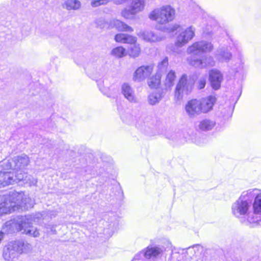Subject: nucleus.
I'll return each instance as SVG.
<instances>
[{"label": "nucleus", "instance_id": "obj_1", "mask_svg": "<svg viewBox=\"0 0 261 261\" xmlns=\"http://www.w3.org/2000/svg\"><path fill=\"white\" fill-rule=\"evenodd\" d=\"M251 203L246 190L243 191L241 195L231 205L232 215L246 224L257 223L259 221L257 216L253 215L251 211Z\"/></svg>", "mask_w": 261, "mask_h": 261}, {"label": "nucleus", "instance_id": "obj_2", "mask_svg": "<svg viewBox=\"0 0 261 261\" xmlns=\"http://www.w3.org/2000/svg\"><path fill=\"white\" fill-rule=\"evenodd\" d=\"M175 16V10L169 5L156 8L148 14V18L157 24L164 25L172 21Z\"/></svg>", "mask_w": 261, "mask_h": 261}, {"label": "nucleus", "instance_id": "obj_3", "mask_svg": "<svg viewBox=\"0 0 261 261\" xmlns=\"http://www.w3.org/2000/svg\"><path fill=\"white\" fill-rule=\"evenodd\" d=\"M8 195L12 212L20 208L28 209L33 206L34 200L22 192H13Z\"/></svg>", "mask_w": 261, "mask_h": 261}, {"label": "nucleus", "instance_id": "obj_4", "mask_svg": "<svg viewBox=\"0 0 261 261\" xmlns=\"http://www.w3.org/2000/svg\"><path fill=\"white\" fill-rule=\"evenodd\" d=\"M195 80L193 77L184 74L177 83L175 91L174 97L177 100H180L185 95L190 94L194 87Z\"/></svg>", "mask_w": 261, "mask_h": 261}, {"label": "nucleus", "instance_id": "obj_5", "mask_svg": "<svg viewBox=\"0 0 261 261\" xmlns=\"http://www.w3.org/2000/svg\"><path fill=\"white\" fill-rule=\"evenodd\" d=\"M30 163L29 157L25 154H21L14 156L11 160L3 161L1 166L4 170H12L19 171L25 169Z\"/></svg>", "mask_w": 261, "mask_h": 261}, {"label": "nucleus", "instance_id": "obj_6", "mask_svg": "<svg viewBox=\"0 0 261 261\" xmlns=\"http://www.w3.org/2000/svg\"><path fill=\"white\" fill-rule=\"evenodd\" d=\"M251 206H252L253 215L257 216L260 220L261 214V190L257 188L250 189L247 190Z\"/></svg>", "mask_w": 261, "mask_h": 261}, {"label": "nucleus", "instance_id": "obj_7", "mask_svg": "<svg viewBox=\"0 0 261 261\" xmlns=\"http://www.w3.org/2000/svg\"><path fill=\"white\" fill-rule=\"evenodd\" d=\"M146 0H132L129 9L124 8L121 12V15L125 19H132L137 14L143 11Z\"/></svg>", "mask_w": 261, "mask_h": 261}, {"label": "nucleus", "instance_id": "obj_8", "mask_svg": "<svg viewBox=\"0 0 261 261\" xmlns=\"http://www.w3.org/2000/svg\"><path fill=\"white\" fill-rule=\"evenodd\" d=\"M194 35L195 29L193 27H189L180 29L176 37L175 45L177 47L185 45L193 38Z\"/></svg>", "mask_w": 261, "mask_h": 261}, {"label": "nucleus", "instance_id": "obj_9", "mask_svg": "<svg viewBox=\"0 0 261 261\" xmlns=\"http://www.w3.org/2000/svg\"><path fill=\"white\" fill-rule=\"evenodd\" d=\"M97 23L101 28L110 29L115 28L118 31L122 32H132L134 31L131 27L122 21L116 19L111 20L109 23L99 20L97 22Z\"/></svg>", "mask_w": 261, "mask_h": 261}, {"label": "nucleus", "instance_id": "obj_10", "mask_svg": "<svg viewBox=\"0 0 261 261\" xmlns=\"http://www.w3.org/2000/svg\"><path fill=\"white\" fill-rule=\"evenodd\" d=\"M17 241H12L6 245L3 250V257L7 261H12L17 258L20 254Z\"/></svg>", "mask_w": 261, "mask_h": 261}, {"label": "nucleus", "instance_id": "obj_11", "mask_svg": "<svg viewBox=\"0 0 261 261\" xmlns=\"http://www.w3.org/2000/svg\"><path fill=\"white\" fill-rule=\"evenodd\" d=\"M152 65H142L135 71L133 75V80L136 82H141L148 77L153 71Z\"/></svg>", "mask_w": 261, "mask_h": 261}, {"label": "nucleus", "instance_id": "obj_12", "mask_svg": "<svg viewBox=\"0 0 261 261\" xmlns=\"http://www.w3.org/2000/svg\"><path fill=\"white\" fill-rule=\"evenodd\" d=\"M3 170V169L2 168ZM0 171V188L4 187L13 184L16 179L18 180H23L24 175L20 174L15 175L10 171Z\"/></svg>", "mask_w": 261, "mask_h": 261}, {"label": "nucleus", "instance_id": "obj_13", "mask_svg": "<svg viewBox=\"0 0 261 261\" xmlns=\"http://www.w3.org/2000/svg\"><path fill=\"white\" fill-rule=\"evenodd\" d=\"M17 229L25 233L34 221V217L31 215L18 217L15 220Z\"/></svg>", "mask_w": 261, "mask_h": 261}, {"label": "nucleus", "instance_id": "obj_14", "mask_svg": "<svg viewBox=\"0 0 261 261\" xmlns=\"http://www.w3.org/2000/svg\"><path fill=\"white\" fill-rule=\"evenodd\" d=\"M216 102V97L214 95H209L201 99L198 106V109L201 112L206 113L213 109Z\"/></svg>", "mask_w": 261, "mask_h": 261}, {"label": "nucleus", "instance_id": "obj_15", "mask_svg": "<svg viewBox=\"0 0 261 261\" xmlns=\"http://www.w3.org/2000/svg\"><path fill=\"white\" fill-rule=\"evenodd\" d=\"M223 74L219 70L213 69L210 71L209 80L213 89L218 90L221 87Z\"/></svg>", "mask_w": 261, "mask_h": 261}, {"label": "nucleus", "instance_id": "obj_16", "mask_svg": "<svg viewBox=\"0 0 261 261\" xmlns=\"http://www.w3.org/2000/svg\"><path fill=\"white\" fill-rule=\"evenodd\" d=\"M121 92L124 98L129 102L134 103L138 102L135 90L129 84L124 83L121 85Z\"/></svg>", "mask_w": 261, "mask_h": 261}, {"label": "nucleus", "instance_id": "obj_17", "mask_svg": "<svg viewBox=\"0 0 261 261\" xmlns=\"http://www.w3.org/2000/svg\"><path fill=\"white\" fill-rule=\"evenodd\" d=\"M137 35L144 41L148 42H160L164 39V37L159 36L153 32L148 30L141 31L137 34Z\"/></svg>", "mask_w": 261, "mask_h": 261}, {"label": "nucleus", "instance_id": "obj_18", "mask_svg": "<svg viewBox=\"0 0 261 261\" xmlns=\"http://www.w3.org/2000/svg\"><path fill=\"white\" fill-rule=\"evenodd\" d=\"M215 58L220 62H228L232 57V54L228 47L223 46L215 53Z\"/></svg>", "mask_w": 261, "mask_h": 261}, {"label": "nucleus", "instance_id": "obj_19", "mask_svg": "<svg viewBox=\"0 0 261 261\" xmlns=\"http://www.w3.org/2000/svg\"><path fill=\"white\" fill-rule=\"evenodd\" d=\"M8 195H0V215L12 212Z\"/></svg>", "mask_w": 261, "mask_h": 261}, {"label": "nucleus", "instance_id": "obj_20", "mask_svg": "<svg viewBox=\"0 0 261 261\" xmlns=\"http://www.w3.org/2000/svg\"><path fill=\"white\" fill-rule=\"evenodd\" d=\"M114 39L117 42L127 44L136 43L137 40L136 37L123 33L116 34Z\"/></svg>", "mask_w": 261, "mask_h": 261}, {"label": "nucleus", "instance_id": "obj_21", "mask_svg": "<svg viewBox=\"0 0 261 261\" xmlns=\"http://www.w3.org/2000/svg\"><path fill=\"white\" fill-rule=\"evenodd\" d=\"M175 78V72L173 70H170L166 75L164 81V88L163 90H170L174 85Z\"/></svg>", "mask_w": 261, "mask_h": 261}, {"label": "nucleus", "instance_id": "obj_22", "mask_svg": "<svg viewBox=\"0 0 261 261\" xmlns=\"http://www.w3.org/2000/svg\"><path fill=\"white\" fill-rule=\"evenodd\" d=\"M186 115L191 119L196 116V99H192L187 101L185 106Z\"/></svg>", "mask_w": 261, "mask_h": 261}, {"label": "nucleus", "instance_id": "obj_23", "mask_svg": "<svg viewBox=\"0 0 261 261\" xmlns=\"http://www.w3.org/2000/svg\"><path fill=\"white\" fill-rule=\"evenodd\" d=\"M162 75L161 73L156 72L149 77L147 80L148 86L151 89L158 88L161 85Z\"/></svg>", "mask_w": 261, "mask_h": 261}, {"label": "nucleus", "instance_id": "obj_24", "mask_svg": "<svg viewBox=\"0 0 261 261\" xmlns=\"http://www.w3.org/2000/svg\"><path fill=\"white\" fill-rule=\"evenodd\" d=\"M216 125V122L209 118L201 120L199 124V128L203 131H209L213 129Z\"/></svg>", "mask_w": 261, "mask_h": 261}, {"label": "nucleus", "instance_id": "obj_25", "mask_svg": "<svg viewBox=\"0 0 261 261\" xmlns=\"http://www.w3.org/2000/svg\"><path fill=\"white\" fill-rule=\"evenodd\" d=\"M187 61L190 64L194 65L196 64V43L189 46L186 51Z\"/></svg>", "mask_w": 261, "mask_h": 261}, {"label": "nucleus", "instance_id": "obj_26", "mask_svg": "<svg viewBox=\"0 0 261 261\" xmlns=\"http://www.w3.org/2000/svg\"><path fill=\"white\" fill-rule=\"evenodd\" d=\"M213 45L211 42L206 41H202L197 42V56L200 53H208L211 51Z\"/></svg>", "mask_w": 261, "mask_h": 261}, {"label": "nucleus", "instance_id": "obj_27", "mask_svg": "<svg viewBox=\"0 0 261 261\" xmlns=\"http://www.w3.org/2000/svg\"><path fill=\"white\" fill-rule=\"evenodd\" d=\"M215 65V61L211 56L202 57L201 59H197V66L200 67H212Z\"/></svg>", "mask_w": 261, "mask_h": 261}, {"label": "nucleus", "instance_id": "obj_28", "mask_svg": "<svg viewBox=\"0 0 261 261\" xmlns=\"http://www.w3.org/2000/svg\"><path fill=\"white\" fill-rule=\"evenodd\" d=\"M163 97V92L155 91L152 92L148 96V102L150 105L158 103Z\"/></svg>", "mask_w": 261, "mask_h": 261}, {"label": "nucleus", "instance_id": "obj_29", "mask_svg": "<svg viewBox=\"0 0 261 261\" xmlns=\"http://www.w3.org/2000/svg\"><path fill=\"white\" fill-rule=\"evenodd\" d=\"M63 6L67 10H78L81 8V3L79 0H66Z\"/></svg>", "mask_w": 261, "mask_h": 261}, {"label": "nucleus", "instance_id": "obj_30", "mask_svg": "<svg viewBox=\"0 0 261 261\" xmlns=\"http://www.w3.org/2000/svg\"><path fill=\"white\" fill-rule=\"evenodd\" d=\"M231 114L232 109L230 107H227L225 108L220 107L219 108L218 110L216 113V115L217 117L222 118L224 120L229 118Z\"/></svg>", "mask_w": 261, "mask_h": 261}, {"label": "nucleus", "instance_id": "obj_31", "mask_svg": "<svg viewBox=\"0 0 261 261\" xmlns=\"http://www.w3.org/2000/svg\"><path fill=\"white\" fill-rule=\"evenodd\" d=\"M128 49V55L133 58L138 57L141 53V47L139 44L136 43L130 44Z\"/></svg>", "mask_w": 261, "mask_h": 261}, {"label": "nucleus", "instance_id": "obj_32", "mask_svg": "<svg viewBox=\"0 0 261 261\" xmlns=\"http://www.w3.org/2000/svg\"><path fill=\"white\" fill-rule=\"evenodd\" d=\"M162 250L157 247L148 246L144 253V255L147 258L152 257H156L162 253Z\"/></svg>", "mask_w": 261, "mask_h": 261}, {"label": "nucleus", "instance_id": "obj_33", "mask_svg": "<svg viewBox=\"0 0 261 261\" xmlns=\"http://www.w3.org/2000/svg\"><path fill=\"white\" fill-rule=\"evenodd\" d=\"M17 243L18 246H19L18 249L20 250L19 251L20 254L30 253L33 249L32 246L30 243H24L20 241H17Z\"/></svg>", "mask_w": 261, "mask_h": 261}, {"label": "nucleus", "instance_id": "obj_34", "mask_svg": "<svg viewBox=\"0 0 261 261\" xmlns=\"http://www.w3.org/2000/svg\"><path fill=\"white\" fill-rule=\"evenodd\" d=\"M111 54L113 56L117 58H121L127 55L125 48L122 46L114 48L112 50Z\"/></svg>", "mask_w": 261, "mask_h": 261}, {"label": "nucleus", "instance_id": "obj_35", "mask_svg": "<svg viewBox=\"0 0 261 261\" xmlns=\"http://www.w3.org/2000/svg\"><path fill=\"white\" fill-rule=\"evenodd\" d=\"M168 65V59L167 57L165 58L158 65V70L156 72H160L162 74L166 70Z\"/></svg>", "mask_w": 261, "mask_h": 261}, {"label": "nucleus", "instance_id": "obj_36", "mask_svg": "<svg viewBox=\"0 0 261 261\" xmlns=\"http://www.w3.org/2000/svg\"><path fill=\"white\" fill-rule=\"evenodd\" d=\"M218 28L219 27L216 24H215L213 27L211 24H208L205 29H203V33L205 35L213 34Z\"/></svg>", "mask_w": 261, "mask_h": 261}, {"label": "nucleus", "instance_id": "obj_37", "mask_svg": "<svg viewBox=\"0 0 261 261\" xmlns=\"http://www.w3.org/2000/svg\"><path fill=\"white\" fill-rule=\"evenodd\" d=\"M25 233L33 237H38L40 235L39 230L36 228L31 226L27 230Z\"/></svg>", "mask_w": 261, "mask_h": 261}, {"label": "nucleus", "instance_id": "obj_38", "mask_svg": "<svg viewBox=\"0 0 261 261\" xmlns=\"http://www.w3.org/2000/svg\"><path fill=\"white\" fill-rule=\"evenodd\" d=\"M179 28V25L177 24H173V25H170L168 26H166L163 28V31L167 33H172L174 31L177 30V29Z\"/></svg>", "mask_w": 261, "mask_h": 261}, {"label": "nucleus", "instance_id": "obj_39", "mask_svg": "<svg viewBox=\"0 0 261 261\" xmlns=\"http://www.w3.org/2000/svg\"><path fill=\"white\" fill-rule=\"evenodd\" d=\"M110 0H93L91 5L93 7H97L100 5L107 4Z\"/></svg>", "mask_w": 261, "mask_h": 261}, {"label": "nucleus", "instance_id": "obj_40", "mask_svg": "<svg viewBox=\"0 0 261 261\" xmlns=\"http://www.w3.org/2000/svg\"><path fill=\"white\" fill-rule=\"evenodd\" d=\"M231 42L232 44L229 46L230 49L232 50L233 51L236 50V51H238L240 54L241 51L242 50L240 44L237 41H233L232 40H231Z\"/></svg>", "mask_w": 261, "mask_h": 261}, {"label": "nucleus", "instance_id": "obj_41", "mask_svg": "<svg viewBox=\"0 0 261 261\" xmlns=\"http://www.w3.org/2000/svg\"><path fill=\"white\" fill-rule=\"evenodd\" d=\"M207 76L206 75L203 76L202 77L200 78L198 82V85L197 88L199 89H203L206 84V81Z\"/></svg>", "mask_w": 261, "mask_h": 261}, {"label": "nucleus", "instance_id": "obj_42", "mask_svg": "<svg viewBox=\"0 0 261 261\" xmlns=\"http://www.w3.org/2000/svg\"><path fill=\"white\" fill-rule=\"evenodd\" d=\"M240 62L238 66L235 68L236 72H239L242 71L244 69V60L242 58V56L239 55Z\"/></svg>", "mask_w": 261, "mask_h": 261}, {"label": "nucleus", "instance_id": "obj_43", "mask_svg": "<svg viewBox=\"0 0 261 261\" xmlns=\"http://www.w3.org/2000/svg\"><path fill=\"white\" fill-rule=\"evenodd\" d=\"M27 182L30 184V186H36L37 183V180L31 176H29L27 179Z\"/></svg>", "mask_w": 261, "mask_h": 261}, {"label": "nucleus", "instance_id": "obj_44", "mask_svg": "<svg viewBox=\"0 0 261 261\" xmlns=\"http://www.w3.org/2000/svg\"><path fill=\"white\" fill-rule=\"evenodd\" d=\"M116 5H121L125 3L127 0H111Z\"/></svg>", "mask_w": 261, "mask_h": 261}, {"label": "nucleus", "instance_id": "obj_45", "mask_svg": "<svg viewBox=\"0 0 261 261\" xmlns=\"http://www.w3.org/2000/svg\"><path fill=\"white\" fill-rule=\"evenodd\" d=\"M196 247H197V251H199L201 249H202V247L200 245L197 244Z\"/></svg>", "mask_w": 261, "mask_h": 261}, {"label": "nucleus", "instance_id": "obj_46", "mask_svg": "<svg viewBox=\"0 0 261 261\" xmlns=\"http://www.w3.org/2000/svg\"><path fill=\"white\" fill-rule=\"evenodd\" d=\"M193 250V247H189L188 249V253H189L190 252H192V251Z\"/></svg>", "mask_w": 261, "mask_h": 261}, {"label": "nucleus", "instance_id": "obj_47", "mask_svg": "<svg viewBox=\"0 0 261 261\" xmlns=\"http://www.w3.org/2000/svg\"><path fill=\"white\" fill-rule=\"evenodd\" d=\"M196 11H197V13H199L201 12V10L200 8H198L197 7Z\"/></svg>", "mask_w": 261, "mask_h": 261}, {"label": "nucleus", "instance_id": "obj_48", "mask_svg": "<svg viewBox=\"0 0 261 261\" xmlns=\"http://www.w3.org/2000/svg\"><path fill=\"white\" fill-rule=\"evenodd\" d=\"M260 221H261V214H260V220L257 223H258L259 222H260Z\"/></svg>", "mask_w": 261, "mask_h": 261}]
</instances>
